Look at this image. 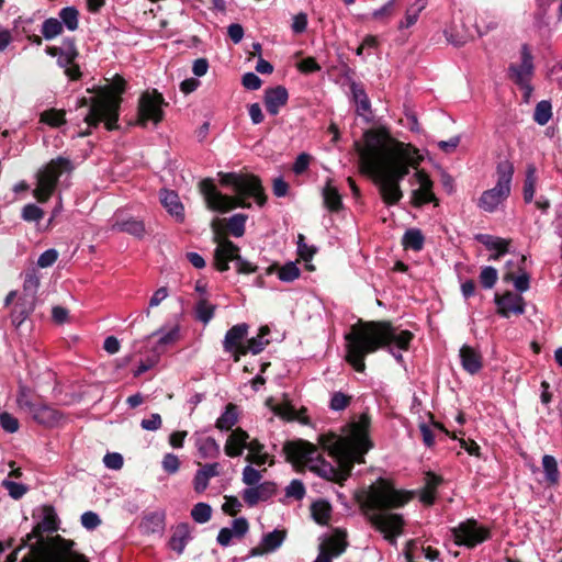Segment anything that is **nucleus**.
<instances>
[{
  "label": "nucleus",
  "instance_id": "13",
  "mask_svg": "<svg viewBox=\"0 0 562 562\" xmlns=\"http://www.w3.org/2000/svg\"><path fill=\"white\" fill-rule=\"evenodd\" d=\"M521 63L520 65L510 64L508 67V77L515 85L522 89L531 91L529 80L533 75V57L529 49L528 44H522L520 49Z\"/></svg>",
  "mask_w": 562,
  "mask_h": 562
},
{
  "label": "nucleus",
  "instance_id": "58",
  "mask_svg": "<svg viewBox=\"0 0 562 562\" xmlns=\"http://www.w3.org/2000/svg\"><path fill=\"white\" fill-rule=\"evenodd\" d=\"M504 280L513 281L516 290L519 292H526L529 289L530 277L526 272H522L518 277H515L514 272H507L504 276Z\"/></svg>",
  "mask_w": 562,
  "mask_h": 562
},
{
  "label": "nucleus",
  "instance_id": "56",
  "mask_svg": "<svg viewBox=\"0 0 562 562\" xmlns=\"http://www.w3.org/2000/svg\"><path fill=\"white\" fill-rule=\"evenodd\" d=\"M352 401V396L347 395L342 392H335L331 395L329 407L333 411H344L346 409Z\"/></svg>",
  "mask_w": 562,
  "mask_h": 562
},
{
  "label": "nucleus",
  "instance_id": "16",
  "mask_svg": "<svg viewBox=\"0 0 562 562\" xmlns=\"http://www.w3.org/2000/svg\"><path fill=\"white\" fill-rule=\"evenodd\" d=\"M415 177L419 183V188L412 192V204L420 207L436 200L432 192V181L425 170H417Z\"/></svg>",
  "mask_w": 562,
  "mask_h": 562
},
{
  "label": "nucleus",
  "instance_id": "35",
  "mask_svg": "<svg viewBox=\"0 0 562 562\" xmlns=\"http://www.w3.org/2000/svg\"><path fill=\"white\" fill-rule=\"evenodd\" d=\"M223 227L234 237H241L245 234V225L248 220L246 214H234L229 218H223Z\"/></svg>",
  "mask_w": 562,
  "mask_h": 562
},
{
  "label": "nucleus",
  "instance_id": "38",
  "mask_svg": "<svg viewBox=\"0 0 562 562\" xmlns=\"http://www.w3.org/2000/svg\"><path fill=\"white\" fill-rule=\"evenodd\" d=\"M313 519L319 525H327L330 519L331 506L327 501H316L311 506Z\"/></svg>",
  "mask_w": 562,
  "mask_h": 562
},
{
  "label": "nucleus",
  "instance_id": "61",
  "mask_svg": "<svg viewBox=\"0 0 562 562\" xmlns=\"http://www.w3.org/2000/svg\"><path fill=\"white\" fill-rule=\"evenodd\" d=\"M262 477L261 471L251 465H246L243 470V482L248 486H257Z\"/></svg>",
  "mask_w": 562,
  "mask_h": 562
},
{
  "label": "nucleus",
  "instance_id": "14",
  "mask_svg": "<svg viewBox=\"0 0 562 562\" xmlns=\"http://www.w3.org/2000/svg\"><path fill=\"white\" fill-rule=\"evenodd\" d=\"M249 326L246 323L234 325L226 331L223 340V348L226 352L232 353L235 362L240 360L243 355H239V350L245 348L244 340L248 335Z\"/></svg>",
  "mask_w": 562,
  "mask_h": 562
},
{
  "label": "nucleus",
  "instance_id": "24",
  "mask_svg": "<svg viewBox=\"0 0 562 562\" xmlns=\"http://www.w3.org/2000/svg\"><path fill=\"white\" fill-rule=\"evenodd\" d=\"M218 469L220 464L215 462L206 463L202 467V469L198 470L193 479L194 491L196 493L204 492L209 486V480L220 475Z\"/></svg>",
  "mask_w": 562,
  "mask_h": 562
},
{
  "label": "nucleus",
  "instance_id": "55",
  "mask_svg": "<svg viewBox=\"0 0 562 562\" xmlns=\"http://www.w3.org/2000/svg\"><path fill=\"white\" fill-rule=\"evenodd\" d=\"M34 303L27 302V306L24 303H18L12 312V322L18 326L21 325L33 310Z\"/></svg>",
  "mask_w": 562,
  "mask_h": 562
},
{
  "label": "nucleus",
  "instance_id": "5",
  "mask_svg": "<svg viewBox=\"0 0 562 562\" xmlns=\"http://www.w3.org/2000/svg\"><path fill=\"white\" fill-rule=\"evenodd\" d=\"M220 183L231 187L234 196L223 194L217 190L213 179L205 178L200 181L199 189L209 210L227 213L236 207L250 209L248 199L254 198L259 206L267 203V194L261 179L254 173L218 172Z\"/></svg>",
  "mask_w": 562,
  "mask_h": 562
},
{
  "label": "nucleus",
  "instance_id": "23",
  "mask_svg": "<svg viewBox=\"0 0 562 562\" xmlns=\"http://www.w3.org/2000/svg\"><path fill=\"white\" fill-rule=\"evenodd\" d=\"M346 538L347 532L337 528L334 530L333 535L321 544V549L326 550L330 557H338L345 552L348 546Z\"/></svg>",
  "mask_w": 562,
  "mask_h": 562
},
{
  "label": "nucleus",
  "instance_id": "59",
  "mask_svg": "<svg viewBox=\"0 0 562 562\" xmlns=\"http://www.w3.org/2000/svg\"><path fill=\"white\" fill-rule=\"evenodd\" d=\"M2 486L13 499H20L29 491L26 485L9 480H4Z\"/></svg>",
  "mask_w": 562,
  "mask_h": 562
},
{
  "label": "nucleus",
  "instance_id": "20",
  "mask_svg": "<svg viewBox=\"0 0 562 562\" xmlns=\"http://www.w3.org/2000/svg\"><path fill=\"white\" fill-rule=\"evenodd\" d=\"M461 366L465 372L469 374H476L483 368V357L479 350L475 348L463 345L459 351Z\"/></svg>",
  "mask_w": 562,
  "mask_h": 562
},
{
  "label": "nucleus",
  "instance_id": "34",
  "mask_svg": "<svg viewBox=\"0 0 562 562\" xmlns=\"http://www.w3.org/2000/svg\"><path fill=\"white\" fill-rule=\"evenodd\" d=\"M238 422V407L233 403L225 406L224 413L217 418L215 427L220 430H234L233 427Z\"/></svg>",
  "mask_w": 562,
  "mask_h": 562
},
{
  "label": "nucleus",
  "instance_id": "54",
  "mask_svg": "<svg viewBox=\"0 0 562 562\" xmlns=\"http://www.w3.org/2000/svg\"><path fill=\"white\" fill-rule=\"evenodd\" d=\"M317 252L315 246H308L305 244V237L303 234L297 236V254L300 258L306 262L311 261L314 255Z\"/></svg>",
  "mask_w": 562,
  "mask_h": 562
},
{
  "label": "nucleus",
  "instance_id": "46",
  "mask_svg": "<svg viewBox=\"0 0 562 562\" xmlns=\"http://www.w3.org/2000/svg\"><path fill=\"white\" fill-rule=\"evenodd\" d=\"M66 112L64 110L49 109L41 114V122L52 126L59 127L66 123Z\"/></svg>",
  "mask_w": 562,
  "mask_h": 562
},
{
  "label": "nucleus",
  "instance_id": "41",
  "mask_svg": "<svg viewBox=\"0 0 562 562\" xmlns=\"http://www.w3.org/2000/svg\"><path fill=\"white\" fill-rule=\"evenodd\" d=\"M240 251H234L231 256L226 257L225 263L229 266L231 261H235L236 271L239 274H250L258 270V266L244 259Z\"/></svg>",
  "mask_w": 562,
  "mask_h": 562
},
{
  "label": "nucleus",
  "instance_id": "40",
  "mask_svg": "<svg viewBox=\"0 0 562 562\" xmlns=\"http://www.w3.org/2000/svg\"><path fill=\"white\" fill-rule=\"evenodd\" d=\"M536 167L533 165H528L522 189L524 201L526 203L532 202L536 191Z\"/></svg>",
  "mask_w": 562,
  "mask_h": 562
},
{
  "label": "nucleus",
  "instance_id": "42",
  "mask_svg": "<svg viewBox=\"0 0 562 562\" xmlns=\"http://www.w3.org/2000/svg\"><path fill=\"white\" fill-rule=\"evenodd\" d=\"M59 21L67 30L74 32L79 26V11L75 7H66L59 11Z\"/></svg>",
  "mask_w": 562,
  "mask_h": 562
},
{
  "label": "nucleus",
  "instance_id": "26",
  "mask_svg": "<svg viewBox=\"0 0 562 562\" xmlns=\"http://www.w3.org/2000/svg\"><path fill=\"white\" fill-rule=\"evenodd\" d=\"M442 483V477L434 472H427L425 476V486L420 492L419 499L427 506L434 505L438 486Z\"/></svg>",
  "mask_w": 562,
  "mask_h": 562
},
{
  "label": "nucleus",
  "instance_id": "4",
  "mask_svg": "<svg viewBox=\"0 0 562 562\" xmlns=\"http://www.w3.org/2000/svg\"><path fill=\"white\" fill-rule=\"evenodd\" d=\"M414 493L395 488L389 479L379 477L367 490L357 493L356 498L370 524L390 542H395L405 525L401 514L391 510L404 507Z\"/></svg>",
  "mask_w": 562,
  "mask_h": 562
},
{
  "label": "nucleus",
  "instance_id": "2",
  "mask_svg": "<svg viewBox=\"0 0 562 562\" xmlns=\"http://www.w3.org/2000/svg\"><path fill=\"white\" fill-rule=\"evenodd\" d=\"M370 425V416L362 413L357 422L348 425L347 436H339L331 431L319 435V446L336 460L338 467L331 465L317 453L315 461L319 464L311 463L310 471L335 483L346 481L351 475L355 463H364V454L373 447L369 437Z\"/></svg>",
  "mask_w": 562,
  "mask_h": 562
},
{
  "label": "nucleus",
  "instance_id": "1",
  "mask_svg": "<svg viewBox=\"0 0 562 562\" xmlns=\"http://www.w3.org/2000/svg\"><path fill=\"white\" fill-rule=\"evenodd\" d=\"M359 171L372 179L382 201L395 205L403 198L400 182L417 168L423 157L412 144L395 139L389 128L380 126L363 133V143L355 142Z\"/></svg>",
  "mask_w": 562,
  "mask_h": 562
},
{
  "label": "nucleus",
  "instance_id": "19",
  "mask_svg": "<svg viewBox=\"0 0 562 562\" xmlns=\"http://www.w3.org/2000/svg\"><path fill=\"white\" fill-rule=\"evenodd\" d=\"M32 418L45 427H55L63 419V414L50 405L40 401L31 412Z\"/></svg>",
  "mask_w": 562,
  "mask_h": 562
},
{
  "label": "nucleus",
  "instance_id": "30",
  "mask_svg": "<svg viewBox=\"0 0 562 562\" xmlns=\"http://www.w3.org/2000/svg\"><path fill=\"white\" fill-rule=\"evenodd\" d=\"M191 538L190 526L187 522L179 524L169 540V547L178 554L183 553L184 548Z\"/></svg>",
  "mask_w": 562,
  "mask_h": 562
},
{
  "label": "nucleus",
  "instance_id": "17",
  "mask_svg": "<svg viewBox=\"0 0 562 562\" xmlns=\"http://www.w3.org/2000/svg\"><path fill=\"white\" fill-rule=\"evenodd\" d=\"M289 92L284 86L267 88L263 102L269 114L277 115L280 109L288 103Z\"/></svg>",
  "mask_w": 562,
  "mask_h": 562
},
{
  "label": "nucleus",
  "instance_id": "48",
  "mask_svg": "<svg viewBox=\"0 0 562 562\" xmlns=\"http://www.w3.org/2000/svg\"><path fill=\"white\" fill-rule=\"evenodd\" d=\"M199 453L202 458H217L221 453L220 445L212 437H206L199 443Z\"/></svg>",
  "mask_w": 562,
  "mask_h": 562
},
{
  "label": "nucleus",
  "instance_id": "53",
  "mask_svg": "<svg viewBox=\"0 0 562 562\" xmlns=\"http://www.w3.org/2000/svg\"><path fill=\"white\" fill-rule=\"evenodd\" d=\"M268 344L269 340H263L260 336L251 337L246 341L245 348L240 349L238 353L243 356H246L249 352L258 355Z\"/></svg>",
  "mask_w": 562,
  "mask_h": 562
},
{
  "label": "nucleus",
  "instance_id": "6",
  "mask_svg": "<svg viewBox=\"0 0 562 562\" xmlns=\"http://www.w3.org/2000/svg\"><path fill=\"white\" fill-rule=\"evenodd\" d=\"M43 518L32 531L23 539V546L33 539L37 541L30 544V553L21 562H90L81 552L76 550L77 543L60 535L44 538V532H56L59 529V518L52 505H43Z\"/></svg>",
  "mask_w": 562,
  "mask_h": 562
},
{
  "label": "nucleus",
  "instance_id": "37",
  "mask_svg": "<svg viewBox=\"0 0 562 562\" xmlns=\"http://www.w3.org/2000/svg\"><path fill=\"white\" fill-rule=\"evenodd\" d=\"M424 244L425 237L418 228H409L403 235L402 245L404 249L420 251L424 248Z\"/></svg>",
  "mask_w": 562,
  "mask_h": 562
},
{
  "label": "nucleus",
  "instance_id": "25",
  "mask_svg": "<svg viewBox=\"0 0 562 562\" xmlns=\"http://www.w3.org/2000/svg\"><path fill=\"white\" fill-rule=\"evenodd\" d=\"M160 201L166 210L176 217L177 222L182 223L184 221V207L176 192L168 190L161 191Z\"/></svg>",
  "mask_w": 562,
  "mask_h": 562
},
{
  "label": "nucleus",
  "instance_id": "43",
  "mask_svg": "<svg viewBox=\"0 0 562 562\" xmlns=\"http://www.w3.org/2000/svg\"><path fill=\"white\" fill-rule=\"evenodd\" d=\"M40 283V278L35 270H30L25 272L23 291L24 295L30 297L31 304L34 303L35 301Z\"/></svg>",
  "mask_w": 562,
  "mask_h": 562
},
{
  "label": "nucleus",
  "instance_id": "22",
  "mask_svg": "<svg viewBox=\"0 0 562 562\" xmlns=\"http://www.w3.org/2000/svg\"><path fill=\"white\" fill-rule=\"evenodd\" d=\"M350 91L352 95V100L356 103V112L358 115L369 119V115L372 113L371 111V102L370 99L364 91L363 85L352 81L350 85Z\"/></svg>",
  "mask_w": 562,
  "mask_h": 562
},
{
  "label": "nucleus",
  "instance_id": "8",
  "mask_svg": "<svg viewBox=\"0 0 562 562\" xmlns=\"http://www.w3.org/2000/svg\"><path fill=\"white\" fill-rule=\"evenodd\" d=\"M72 170L71 160L61 156L47 162L37 173V183L33 191L35 199L40 203L47 202L56 190L59 177Z\"/></svg>",
  "mask_w": 562,
  "mask_h": 562
},
{
  "label": "nucleus",
  "instance_id": "11",
  "mask_svg": "<svg viewBox=\"0 0 562 562\" xmlns=\"http://www.w3.org/2000/svg\"><path fill=\"white\" fill-rule=\"evenodd\" d=\"M454 543L459 547L472 549L477 544L491 539V529L480 526L477 520L471 518L460 522L457 527L451 528Z\"/></svg>",
  "mask_w": 562,
  "mask_h": 562
},
{
  "label": "nucleus",
  "instance_id": "36",
  "mask_svg": "<svg viewBox=\"0 0 562 562\" xmlns=\"http://www.w3.org/2000/svg\"><path fill=\"white\" fill-rule=\"evenodd\" d=\"M323 199H324V205L330 211V212H339L342 209V200L341 195L338 192L337 188L333 187L330 182L328 181L323 190Z\"/></svg>",
  "mask_w": 562,
  "mask_h": 562
},
{
  "label": "nucleus",
  "instance_id": "9",
  "mask_svg": "<svg viewBox=\"0 0 562 562\" xmlns=\"http://www.w3.org/2000/svg\"><path fill=\"white\" fill-rule=\"evenodd\" d=\"M164 106H168V102L158 90L143 92L138 99L136 124L140 127H146L148 122L159 124L165 117Z\"/></svg>",
  "mask_w": 562,
  "mask_h": 562
},
{
  "label": "nucleus",
  "instance_id": "44",
  "mask_svg": "<svg viewBox=\"0 0 562 562\" xmlns=\"http://www.w3.org/2000/svg\"><path fill=\"white\" fill-rule=\"evenodd\" d=\"M266 405L270 407V409L279 417L286 419V420H293L295 418V409L294 407L289 403L284 402L281 404H273V398L269 397L266 401Z\"/></svg>",
  "mask_w": 562,
  "mask_h": 562
},
{
  "label": "nucleus",
  "instance_id": "63",
  "mask_svg": "<svg viewBox=\"0 0 562 562\" xmlns=\"http://www.w3.org/2000/svg\"><path fill=\"white\" fill-rule=\"evenodd\" d=\"M395 13V0L387 1L383 7L374 10L372 18L374 20L383 21L389 20Z\"/></svg>",
  "mask_w": 562,
  "mask_h": 562
},
{
  "label": "nucleus",
  "instance_id": "47",
  "mask_svg": "<svg viewBox=\"0 0 562 562\" xmlns=\"http://www.w3.org/2000/svg\"><path fill=\"white\" fill-rule=\"evenodd\" d=\"M63 23L55 18L46 19L42 24V34L45 40H53L63 33Z\"/></svg>",
  "mask_w": 562,
  "mask_h": 562
},
{
  "label": "nucleus",
  "instance_id": "39",
  "mask_svg": "<svg viewBox=\"0 0 562 562\" xmlns=\"http://www.w3.org/2000/svg\"><path fill=\"white\" fill-rule=\"evenodd\" d=\"M542 467L546 475V481L550 485L557 484L559 482L560 471L555 458L550 454H544L542 457Z\"/></svg>",
  "mask_w": 562,
  "mask_h": 562
},
{
  "label": "nucleus",
  "instance_id": "60",
  "mask_svg": "<svg viewBox=\"0 0 562 562\" xmlns=\"http://www.w3.org/2000/svg\"><path fill=\"white\" fill-rule=\"evenodd\" d=\"M44 216V211L36 204H26L22 210V218L27 222H37Z\"/></svg>",
  "mask_w": 562,
  "mask_h": 562
},
{
  "label": "nucleus",
  "instance_id": "51",
  "mask_svg": "<svg viewBox=\"0 0 562 562\" xmlns=\"http://www.w3.org/2000/svg\"><path fill=\"white\" fill-rule=\"evenodd\" d=\"M193 520L198 524H205L211 519L212 507L206 503H198L191 510Z\"/></svg>",
  "mask_w": 562,
  "mask_h": 562
},
{
  "label": "nucleus",
  "instance_id": "57",
  "mask_svg": "<svg viewBox=\"0 0 562 562\" xmlns=\"http://www.w3.org/2000/svg\"><path fill=\"white\" fill-rule=\"evenodd\" d=\"M426 8V0L423 1V3L417 7V8H414V5H412L411 8L407 9L406 11V14H405V20L402 21L398 25L400 29H404V27H411L412 25H414L417 20H418V16H419V13Z\"/></svg>",
  "mask_w": 562,
  "mask_h": 562
},
{
  "label": "nucleus",
  "instance_id": "50",
  "mask_svg": "<svg viewBox=\"0 0 562 562\" xmlns=\"http://www.w3.org/2000/svg\"><path fill=\"white\" fill-rule=\"evenodd\" d=\"M40 398H33L31 396V392L27 387L21 386L18 393L16 402L18 405L22 408L27 411L30 414L36 406V404L40 402Z\"/></svg>",
  "mask_w": 562,
  "mask_h": 562
},
{
  "label": "nucleus",
  "instance_id": "29",
  "mask_svg": "<svg viewBox=\"0 0 562 562\" xmlns=\"http://www.w3.org/2000/svg\"><path fill=\"white\" fill-rule=\"evenodd\" d=\"M474 239L484 245L488 250L498 251V255L507 254L512 243V239H505L490 234H476Z\"/></svg>",
  "mask_w": 562,
  "mask_h": 562
},
{
  "label": "nucleus",
  "instance_id": "7",
  "mask_svg": "<svg viewBox=\"0 0 562 562\" xmlns=\"http://www.w3.org/2000/svg\"><path fill=\"white\" fill-rule=\"evenodd\" d=\"M125 90L126 80L122 76L115 75L110 85L97 89L95 95L91 98L82 97L78 100L79 108L88 106V113L83 121L89 128L98 127L101 122L104 123L108 131L119 128L122 94Z\"/></svg>",
  "mask_w": 562,
  "mask_h": 562
},
{
  "label": "nucleus",
  "instance_id": "33",
  "mask_svg": "<svg viewBox=\"0 0 562 562\" xmlns=\"http://www.w3.org/2000/svg\"><path fill=\"white\" fill-rule=\"evenodd\" d=\"M276 271H278V277L283 282H293L301 276V270L294 262H288L283 267L273 263L266 269V274L270 276Z\"/></svg>",
  "mask_w": 562,
  "mask_h": 562
},
{
  "label": "nucleus",
  "instance_id": "49",
  "mask_svg": "<svg viewBox=\"0 0 562 562\" xmlns=\"http://www.w3.org/2000/svg\"><path fill=\"white\" fill-rule=\"evenodd\" d=\"M552 116L551 103L547 100L540 101L535 109L533 120L539 125H546Z\"/></svg>",
  "mask_w": 562,
  "mask_h": 562
},
{
  "label": "nucleus",
  "instance_id": "15",
  "mask_svg": "<svg viewBox=\"0 0 562 562\" xmlns=\"http://www.w3.org/2000/svg\"><path fill=\"white\" fill-rule=\"evenodd\" d=\"M494 302L497 305L496 313L505 318L512 314L521 315L525 313V300L521 295L506 291L504 294H495Z\"/></svg>",
  "mask_w": 562,
  "mask_h": 562
},
{
  "label": "nucleus",
  "instance_id": "10",
  "mask_svg": "<svg viewBox=\"0 0 562 562\" xmlns=\"http://www.w3.org/2000/svg\"><path fill=\"white\" fill-rule=\"evenodd\" d=\"M224 220L220 217L211 222L213 232V243L216 244L213 256V266L220 272H225L229 266L225 263L226 257L231 256L234 251H240L239 247L227 238V231L223 227Z\"/></svg>",
  "mask_w": 562,
  "mask_h": 562
},
{
  "label": "nucleus",
  "instance_id": "52",
  "mask_svg": "<svg viewBox=\"0 0 562 562\" xmlns=\"http://www.w3.org/2000/svg\"><path fill=\"white\" fill-rule=\"evenodd\" d=\"M479 279L484 289H492L498 280V272L494 267L486 266L482 268Z\"/></svg>",
  "mask_w": 562,
  "mask_h": 562
},
{
  "label": "nucleus",
  "instance_id": "12",
  "mask_svg": "<svg viewBox=\"0 0 562 562\" xmlns=\"http://www.w3.org/2000/svg\"><path fill=\"white\" fill-rule=\"evenodd\" d=\"M282 451L285 461L291 463L297 472H303L315 461L317 447L307 440L295 439L285 441Z\"/></svg>",
  "mask_w": 562,
  "mask_h": 562
},
{
  "label": "nucleus",
  "instance_id": "27",
  "mask_svg": "<svg viewBox=\"0 0 562 562\" xmlns=\"http://www.w3.org/2000/svg\"><path fill=\"white\" fill-rule=\"evenodd\" d=\"M497 182L495 188L503 193L510 194V183L514 175V165L509 160H502L496 167Z\"/></svg>",
  "mask_w": 562,
  "mask_h": 562
},
{
  "label": "nucleus",
  "instance_id": "31",
  "mask_svg": "<svg viewBox=\"0 0 562 562\" xmlns=\"http://www.w3.org/2000/svg\"><path fill=\"white\" fill-rule=\"evenodd\" d=\"M112 229L116 232L127 233L135 237H143L145 234V225L143 221L130 217L126 220H116L112 225Z\"/></svg>",
  "mask_w": 562,
  "mask_h": 562
},
{
  "label": "nucleus",
  "instance_id": "45",
  "mask_svg": "<svg viewBox=\"0 0 562 562\" xmlns=\"http://www.w3.org/2000/svg\"><path fill=\"white\" fill-rule=\"evenodd\" d=\"M216 306L209 303L206 299H200L195 305V318L207 324L214 316Z\"/></svg>",
  "mask_w": 562,
  "mask_h": 562
},
{
  "label": "nucleus",
  "instance_id": "62",
  "mask_svg": "<svg viewBox=\"0 0 562 562\" xmlns=\"http://www.w3.org/2000/svg\"><path fill=\"white\" fill-rule=\"evenodd\" d=\"M0 426L3 430L13 434L19 430V420L12 414L2 412L0 414Z\"/></svg>",
  "mask_w": 562,
  "mask_h": 562
},
{
  "label": "nucleus",
  "instance_id": "21",
  "mask_svg": "<svg viewBox=\"0 0 562 562\" xmlns=\"http://www.w3.org/2000/svg\"><path fill=\"white\" fill-rule=\"evenodd\" d=\"M286 536L285 530H273L263 536L261 544L250 550L251 557L262 555L268 552H272L278 549L284 541Z\"/></svg>",
  "mask_w": 562,
  "mask_h": 562
},
{
  "label": "nucleus",
  "instance_id": "3",
  "mask_svg": "<svg viewBox=\"0 0 562 562\" xmlns=\"http://www.w3.org/2000/svg\"><path fill=\"white\" fill-rule=\"evenodd\" d=\"M414 337L411 330L400 329L391 321L358 319L345 335V360L355 371L362 373L366 371V357L384 349L401 363L403 356L395 352L394 347L407 351Z\"/></svg>",
  "mask_w": 562,
  "mask_h": 562
},
{
  "label": "nucleus",
  "instance_id": "28",
  "mask_svg": "<svg viewBox=\"0 0 562 562\" xmlns=\"http://www.w3.org/2000/svg\"><path fill=\"white\" fill-rule=\"evenodd\" d=\"M509 195L498 191L497 188H492L482 193L479 199V207L485 212L493 213L497 206L508 198Z\"/></svg>",
  "mask_w": 562,
  "mask_h": 562
},
{
  "label": "nucleus",
  "instance_id": "18",
  "mask_svg": "<svg viewBox=\"0 0 562 562\" xmlns=\"http://www.w3.org/2000/svg\"><path fill=\"white\" fill-rule=\"evenodd\" d=\"M249 434L240 427L235 428L228 435L224 452L229 458L240 457L248 446Z\"/></svg>",
  "mask_w": 562,
  "mask_h": 562
},
{
  "label": "nucleus",
  "instance_id": "32",
  "mask_svg": "<svg viewBox=\"0 0 562 562\" xmlns=\"http://www.w3.org/2000/svg\"><path fill=\"white\" fill-rule=\"evenodd\" d=\"M165 516L161 513H149L144 516L139 524V529L144 535L159 533L164 529Z\"/></svg>",
  "mask_w": 562,
  "mask_h": 562
},
{
  "label": "nucleus",
  "instance_id": "64",
  "mask_svg": "<svg viewBox=\"0 0 562 562\" xmlns=\"http://www.w3.org/2000/svg\"><path fill=\"white\" fill-rule=\"evenodd\" d=\"M305 486L300 480H293L285 488V494L288 497H293L297 501H301L305 496Z\"/></svg>",
  "mask_w": 562,
  "mask_h": 562
}]
</instances>
